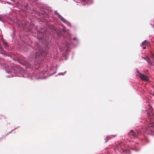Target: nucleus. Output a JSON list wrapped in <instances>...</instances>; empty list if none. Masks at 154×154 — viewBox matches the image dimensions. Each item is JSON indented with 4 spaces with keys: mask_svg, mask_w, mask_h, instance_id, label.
<instances>
[{
    "mask_svg": "<svg viewBox=\"0 0 154 154\" xmlns=\"http://www.w3.org/2000/svg\"><path fill=\"white\" fill-rule=\"evenodd\" d=\"M147 115L151 123L148 125L147 128H146V131H149V134L151 133L153 131L152 128L154 127V122L152 121L153 119H154V114L152 112H148Z\"/></svg>",
    "mask_w": 154,
    "mask_h": 154,
    "instance_id": "nucleus-1",
    "label": "nucleus"
},
{
    "mask_svg": "<svg viewBox=\"0 0 154 154\" xmlns=\"http://www.w3.org/2000/svg\"><path fill=\"white\" fill-rule=\"evenodd\" d=\"M140 78L143 80H145V81H147L148 80V78L147 77L144 75H143V74H141L140 75V76H139Z\"/></svg>",
    "mask_w": 154,
    "mask_h": 154,
    "instance_id": "nucleus-4",
    "label": "nucleus"
},
{
    "mask_svg": "<svg viewBox=\"0 0 154 154\" xmlns=\"http://www.w3.org/2000/svg\"><path fill=\"white\" fill-rule=\"evenodd\" d=\"M6 118V117H5V116H1L0 117V119H2L3 118H4V119H5Z\"/></svg>",
    "mask_w": 154,
    "mask_h": 154,
    "instance_id": "nucleus-14",
    "label": "nucleus"
},
{
    "mask_svg": "<svg viewBox=\"0 0 154 154\" xmlns=\"http://www.w3.org/2000/svg\"><path fill=\"white\" fill-rule=\"evenodd\" d=\"M69 40L68 41H66V44L67 45H66V46L68 47H69V45H70L71 43V39L70 38V37L69 36Z\"/></svg>",
    "mask_w": 154,
    "mask_h": 154,
    "instance_id": "nucleus-5",
    "label": "nucleus"
},
{
    "mask_svg": "<svg viewBox=\"0 0 154 154\" xmlns=\"http://www.w3.org/2000/svg\"><path fill=\"white\" fill-rule=\"evenodd\" d=\"M54 14L56 15H57L58 17H59L60 16V15L56 11H55Z\"/></svg>",
    "mask_w": 154,
    "mask_h": 154,
    "instance_id": "nucleus-10",
    "label": "nucleus"
},
{
    "mask_svg": "<svg viewBox=\"0 0 154 154\" xmlns=\"http://www.w3.org/2000/svg\"><path fill=\"white\" fill-rule=\"evenodd\" d=\"M73 40H77V38H76L75 37L73 38Z\"/></svg>",
    "mask_w": 154,
    "mask_h": 154,
    "instance_id": "nucleus-16",
    "label": "nucleus"
},
{
    "mask_svg": "<svg viewBox=\"0 0 154 154\" xmlns=\"http://www.w3.org/2000/svg\"><path fill=\"white\" fill-rule=\"evenodd\" d=\"M36 51L35 56H36V57L39 56L41 54H42V50L41 49H36Z\"/></svg>",
    "mask_w": 154,
    "mask_h": 154,
    "instance_id": "nucleus-2",
    "label": "nucleus"
},
{
    "mask_svg": "<svg viewBox=\"0 0 154 154\" xmlns=\"http://www.w3.org/2000/svg\"><path fill=\"white\" fill-rule=\"evenodd\" d=\"M2 20L1 17H0V20Z\"/></svg>",
    "mask_w": 154,
    "mask_h": 154,
    "instance_id": "nucleus-19",
    "label": "nucleus"
},
{
    "mask_svg": "<svg viewBox=\"0 0 154 154\" xmlns=\"http://www.w3.org/2000/svg\"><path fill=\"white\" fill-rule=\"evenodd\" d=\"M119 147H120V145L119 144H118L116 145V148H119Z\"/></svg>",
    "mask_w": 154,
    "mask_h": 154,
    "instance_id": "nucleus-12",
    "label": "nucleus"
},
{
    "mask_svg": "<svg viewBox=\"0 0 154 154\" xmlns=\"http://www.w3.org/2000/svg\"><path fill=\"white\" fill-rule=\"evenodd\" d=\"M130 135H131L133 137H137L136 134L134 132L133 130H131L129 133Z\"/></svg>",
    "mask_w": 154,
    "mask_h": 154,
    "instance_id": "nucleus-3",
    "label": "nucleus"
},
{
    "mask_svg": "<svg viewBox=\"0 0 154 154\" xmlns=\"http://www.w3.org/2000/svg\"><path fill=\"white\" fill-rule=\"evenodd\" d=\"M61 20L63 21L64 20V19L63 17L61 16L60 15V16L59 17Z\"/></svg>",
    "mask_w": 154,
    "mask_h": 154,
    "instance_id": "nucleus-11",
    "label": "nucleus"
},
{
    "mask_svg": "<svg viewBox=\"0 0 154 154\" xmlns=\"http://www.w3.org/2000/svg\"><path fill=\"white\" fill-rule=\"evenodd\" d=\"M151 58L154 60V55L153 54H152L151 55Z\"/></svg>",
    "mask_w": 154,
    "mask_h": 154,
    "instance_id": "nucleus-13",
    "label": "nucleus"
},
{
    "mask_svg": "<svg viewBox=\"0 0 154 154\" xmlns=\"http://www.w3.org/2000/svg\"><path fill=\"white\" fill-rule=\"evenodd\" d=\"M142 47H143V49H146V46H142Z\"/></svg>",
    "mask_w": 154,
    "mask_h": 154,
    "instance_id": "nucleus-17",
    "label": "nucleus"
},
{
    "mask_svg": "<svg viewBox=\"0 0 154 154\" xmlns=\"http://www.w3.org/2000/svg\"><path fill=\"white\" fill-rule=\"evenodd\" d=\"M116 136V135H114V137H115V136Z\"/></svg>",
    "mask_w": 154,
    "mask_h": 154,
    "instance_id": "nucleus-20",
    "label": "nucleus"
},
{
    "mask_svg": "<svg viewBox=\"0 0 154 154\" xmlns=\"http://www.w3.org/2000/svg\"><path fill=\"white\" fill-rule=\"evenodd\" d=\"M3 43L5 46V47L8 46V45L7 42L5 41H4L3 42Z\"/></svg>",
    "mask_w": 154,
    "mask_h": 154,
    "instance_id": "nucleus-9",
    "label": "nucleus"
},
{
    "mask_svg": "<svg viewBox=\"0 0 154 154\" xmlns=\"http://www.w3.org/2000/svg\"><path fill=\"white\" fill-rule=\"evenodd\" d=\"M146 60L147 61L149 65H152V62L151 61L150 59L148 57H146Z\"/></svg>",
    "mask_w": 154,
    "mask_h": 154,
    "instance_id": "nucleus-7",
    "label": "nucleus"
},
{
    "mask_svg": "<svg viewBox=\"0 0 154 154\" xmlns=\"http://www.w3.org/2000/svg\"><path fill=\"white\" fill-rule=\"evenodd\" d=\"M146 57H143V59H145V60H146Z\"/></svg>",
    "mask_w": 154,
    "mask_h": 154,
    "instance_id": "nucleus-18",
    "label": "nucleus"
},
{
    "mask_svg": "<svg viewBox=\"0 0 154 154\" xmlns=\"http://www.w3.org/2000/svg\"><path fill=\"white\" fill-rule=\"evenodd\" d=\"M137 72L138 73V75L140 76V75L142 74H141L140 72L138 70H137Z\"/></svg>",
    "mask_w": 154,
    "mask_h": 154,
    "instance_id": "nucleus-15",
    "label": "nucleus"
},
{
    "mask_svg": "<svg viewBox=\"0 0 154 154\" xmlns=\"http://www.w3.org/2000/svg\"><path fill=\"white\" fill-rule=\"evenodd\" d=\"M148 42L147 41L145 40L142 42L141 44L142 47V46H146L148 45Z\"/></svg>",
    "mask_w": 154,
    "mask_h": 154,
    "instance_id": "nucleus-6",
    "label": "nucleus"
},
{
    "mask_svg": "<svg viewBox=\"0 0 154 154\" xmlns=\"http://www.w3.org/2000/svg\"><path fill=\"white\" fill-rule=\"evenodd\" d=\"M123 151L124 153H125L126 154H129V151L128 150H125L123 149Z\"/></svg>",
    "mask_w": 154,
    "mask_h": 154,
    "instance_id": "nucleus-8",
    "label": "nucleus"
}]
</instances>
